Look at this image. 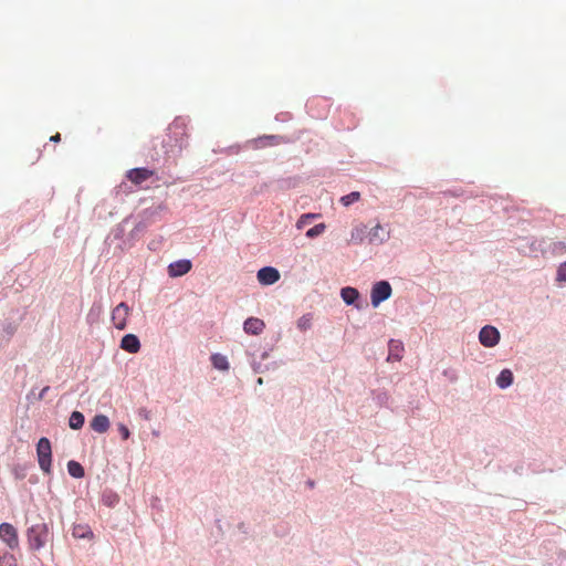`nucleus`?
<instances>
[{
    "mask_svg": "<svg viewBox=\"0 0 566 566\" xmlns=\"http://www.w3.org/2000/svg\"><path fill=\"white\" fill-rule=\"evenodd\" d=\"M50 528L44 522L30 526L27 531V539L30 549L39 551L43 548L49 539Z\"/></svg>",
    "mask_w": 566,
    "mask_h": 566,
    "instance_id": "obj_1",
    "label": "nucleus"
},
{
    "mask_svg": "<svg viewBox=\"0 0 566 566\" xmlns=\"http://www.w3.org/2000/svg\"><path fill=\"white\" fill-rule=\"evenodd\" d=\"M36 457L40 469L46 473L51 474V465H52V447L51 442L48 438H41L36 444Z\"/></svg>",
    "mask_w": 566,
    "mask_h": 566,
    "instance_id": "obj_2",
    "label": "nucleus"
},
{
    "mask_svg": "<svg viewBox=\"0 0 566 566\" xmlns=\"http://www.w3.org/2000/svg\"><path fill=\"white\" fill-rule=\"evenodd\" d=\"M391 295V286L387 281L377 282L371 289V304L377 307L381 302L389 298Z\"/></svg>",
    "mask_w": 566,
    "mask_h": 566,
    "instance_id": "obj_3",
    "label": "nucleus"
},
{
    "mask_svg": "<svg viewBox=\"0 0 566 566\" xmlns=\"http://www.w3.org/2000/svg\"><path fill=\"white\" fill-rule=\"evenodd\" d=\"M0 539L11 549L19 547V535L17 528L10 523L0 524Z\"/></svg>",
    "mask_w": 566,
    "mask_h": 566,
    "instance_id": "obj_4",
    "label": "nucleus"
},
{
    "mask_svg": "<svg viewBox=\"0 0 566 566\" xmlns=\"http://www.w3.org/2000/svg\"><path fill=\"white\" fill-rule=\"evenodd\" d=\"M129 315V307L126 303H119L112 312V322L117 329L126 327L127 317Z\"/></svg>",
    "mask_w": 566,
    "mask_h": 566,
    "instance_id": "obj_5",
    "label": "nucleus"
},
{
    "mask_svg": "<svg viewBox=\"0 0 566 566\" xmlns=\"http://www.w3.org/2000/svg\"><path fill=\"white\" fill-rule=\"evenodd\" d=\"M479 339L483 346L493 347L500 340V333L495 327L486 325L480 331Z\"/></svg>",
    "mask_w": 566,
    "mask_h": 566,
    "instance_id": "obj_6",
    "label": "nucleus"
},
{
    "mask_svg": "<svg viewBox=\"0 0 566 566\" xmlns=\"http://www.w3.org/2000/svg\"><path fill=\"white\" fill-rule=\"evenodd\" d=\"M258 280L263 285H272L280 280V272L272 266H264L258 271Z\"/></svg>",
    "mask_w": 566,
    "mask_h": 566,
    "instance_id": "obj_7",
    "label": "nucleus"
},
{
    "mask_svg": "<svg viewBox=\"0 0 566 566\" xmlns=\"http://www.w3.org/2000/svg\"><path fill=\"white\" fill-rule=\"evenodd\" d=\"M154 175V170L148 168H134L127 171L126 177L134 185H142Z\"/></svg>",
    "mask_w": 566,
    "mask_h": 566,
    "instance_id": "obj_8",
    "label": "nucleus"
},
{
    "mask_svg": "<svg viewBox=\"0 0 566 566\" xmlns=\"http://www.w3.org/2000/svg\"><path fill=\"white\" fill-rule=\"evenodd\" d=\"M192 268L189 260H178L172 262L168 266V274L171 277H178L187 274Z\"/></svg>",
    "mask_w": 566,
    "mask_h": 566,
    "instance_id": "obj_9",
    "label": "nucleus"
},
{
    "mask_svg": "<svg viewBox=\"0 0 566 566\" xmlns=\"http://www.w3.org/2000/svg\"><path fill=\"white\" fill-rule=\"evenodd\" d=\"M265 323L259 317H249L243 323V329L249 335L258 336L263 333Z\"/></svg>",
    "mask_w": 566,
    "mask_h": 566,
    "instance_id": "obj_10",
    "label": "nucleus"
},
{
    "mask_svg": "<svg viewBox=\"0 0 566 566\" xmlns=\"http://www.w3.org/2000/svg\"><path fill=\"white\" fill-rule=\"evenodd\" d=\"M120 348L130 354H136L140 349V342L136 335L127 334L120 340Z\"/></svg>",
    "mask_w": 566,
    "mask_h": 566,
    "instance_id": "obj_11",
    "label": "nucleus"
},
{
    "mask_svg": "<svg viewBox=\"0 0 566 566\" xmlns=\"http://www.w3.org/2000/svg\"><path fill=\"white\" fill-rule=\"evenodd\" d=\"M90 426L95 432L105 433L109 429V420L105 415H96Z\"/></svg>",
    "mask_w": 566,
    "mask_h": 566,
    "instance_id": "obj_12",
    "label": "nucleus"
},
{
    "mask_svg": "<svg viewBox=\"0 0 566 566\" xmlns=\"http://www.w3.org/2000/svg\"><path fill=\"white\" fill-rule=\"evenodd\" d=\"M370 243H382L389 238V232L385 231L381 224L375 226L368 233Z\"/></svg>",
    "mask_w": 566,
    "mask_h": 566,
    "instance_id": "obj_13",
    "label": "nucleus"
},
{
    "mask_svg": "<svg viewBox=\"0 0 566 566\" xmlns=\"http://www.w3.org/2000/svg\"><path fill=\"white\" fill-rule=\"evenodd\" d=\"M402 352L403 346L399 340H390L388 360H400Z\"/></svg>",
    "mask_w": 566,
    "mask_h": 566,
    "instance_id": "obj_14",
    "label": "nucleus"
},
{
    "mask_svg": "<svg viewBox=\"0 0 566 566\" xmlns=\"http://www.w3.org/2000/svg\"><path fill=\"white\" fill-rule=\"evenodd\" d=\"M513 382V374L510 369H503L496 378L500 388H507Z\"/></svg>",
    "mask_w": 566,
    "mask_h": 566,
    "instance_id": "obj_15",
    "label": "nucleus"
},
{
    "mask_svg": "<svg viewBox=\"0 0 566 566\" xmlns=\"http://www.w3.org/2000/svg\"><path fill=\"white\" fill-rule=\"evenodd\" d=\"M365 237H366V226H364V224L357 226L352 230L350 242L355 243V244H360V243H363Z\"/></svg>",
    "mask_w": 566,
    "mask_h": 566,
    "instance_id": "obj_16",
    "label": "nucleus"
},
{
    "mask_svg": "<svg viewBox=\"0 0 566 566\" xmlns=\"http://www.w3.org/2000/svg\"><path fill=\"white\" fill-rule=\"evenodd\" d=\"M340 295H342L343 301L346 304L350 305L358 298L359 293L356 289L348 286V287L342 289Z\"/></svg>",
    "mask_w": 566,
    "mask_h": 566,
    "instance_id": "obj_17",
    "label": "nucleus"
},
{
    "mask_svg": "<svg viewBox=\"0 0 566 566\" xmlns=\"http://www.w3.org/2000/svg\"><path fill=\"white\" fill-rule=\"evenodd\" d=\"M84 420L85 419H84V416L82 412L73 411L69 419V426H70V428H72L74 430H78L83 427Z\"/></svg>",
    "mask_w": 566,
    "mask_h": 566,
    "instance_id": "obj_18",
    "label": "nucleus"
},
{
    "mask_svg": "<svg viewBox=\"0 0 566 566\" xmlns=\"http://www.w3.org/2000/svg\"><path fill=\"white\" fill-rule=\"evenodd\" d=\"M67 471H69V474L73 478L81 479L84 476V468L82 467L81 463H78L76 461H73V460L69 461Z\"/></svg>",
    "mask_w": 566,
    "mask_h": 566,
    "instance_id": "obj_19",
    "label": "nucleus"
},
{
    "mask_svg": "<svg viewBox=\"0 0 566 566\" xmlns=\"http://www.w3.org/2000/svg\"><path fill=\"white\" fill-rule=\"evenodd\" d=\"M211 363L214 368L219 370H228L229 369V361L226 356L221 354H213L211 356Z\"/></svg>",
    "mask_w": 566,
    "mask_h": 566,
    "instance_id": "obj_20",
    "label": "nucleus"
},
{
    "mask_svg": "<svg viewBox=\"0 0 566 566\" xmlns=\"http://www.w3.org/2000/svg\"><path fill=\"white\" fill-rule=\"evenodd\" d=\"M72 535L76 538H92L93 533L86 525H75L72 531Z\"/></svg>",
    "mask_w": 566,
    "mask_h": 566,
    "instance_id": "obj_21",
    "label": "nucleus"
},
{
    "mask_svg": "<svg viewBox=\"0 0 566 566\" xmlns=\"http://www.w3.org/2000/svg\"><path fill=\"white\" fill-rule=\"evenodd\" d=\"M359 199H360V192L353 191V192H350V193H348L346 196H343L340 198V202H342L343 206L348 207L352 203L358 201Z\"/></svg>",
    "mask_w": 566,
    "mask_h": 566,
    "instance_id": "obj_22",
    "label": "nucleus"
},
{
    "mask_svg": "<svg viewBox=\"0 0 566 566\" xmlns=\"http://www.w3.org/2000/svg\"><path fill=\"white\" fill-rule=\"evenodd\" d=\"M324 230H325V224L324 223H318V224H316L313 228L307 230L306 237L307 238L318 237V235H321L324 232Z\"/></svg>",
    "mask_w": 566,
    "mask_h": 566,
    "instance_id": "obj_23",
    "label": "nucleus"
},
{
    "mask_svg": "<svg viewBox=\"0 0 566 566\" xmlns=\"http://www.w3.org/2000/svg\"><path fill=\"white\" fill-rule=\"evenodd\" d=\"M552 251L555 255H562L566 252V244L564 242H555L552 245Z\"/></svg>",
    "mask_w": 566,
    "mask_h": 566,
    "instance_id": "obj_24",
    "label": "nucleus"
},
{
    "mask_svg": "<svg viewBox=\"0 0 566 566\" xmlns=\"http://www.w3.org/2000/svg\"><path fill=\"white\" fill-rule=\"evenodd\" d=\"M557 281L566 282V262L562 263L557 269Z\"/></svg>",
    "mask_w": 566,
    "mask_h": 566,
    "instance_id": "obj_25",
    "label": "nucleus"
},
{
    "mask_svg": "<svg viewBox=\"0 0 566 566\" xmlns=\"http://www.w3.org/2000/svg\"><path fill=\"white\" fill-rule=\"evenodd\" d=\"M297 326L300 329L305 331L306 328H308L311 326V318L305 317V316L301 317L298 319Z\"/></svg>",
    "mask_w": 566,
    "mask_h": 566,
    "instance_id": "obj_26",
    "label": "nucleus"
},
{
    "mask_svg": "<svg viewBox=\"0 0 566 566\" xmlns=\"http://www.w3.org/2000/svg\"><path fill=\"white\" fill-rule=\"evenodd\" d=\"M281 137L279 136H264L262 138L259 139V142H264V140H270L269 145H277L281 143Z\"/></svg>",
    "mask_w": 566,
    "mask_h": 566,
    "instance_id": "obj_27",
    "label": "nucleus"
},
{
    "mask_svg": "<svg viewBox=\"0 0 566 566\" xmlns=\"http://www.w3.org/2000/svg\"><path fill=\"white\" fill-rule=\"evenodd\" d=\"M118 431H119L123 440H127L130 436L129 429L123 423L118 424Z\"/></svg>",
    "mask_w": 566,
    "mask_h": 566,
    "instance_id": "obj_28",
    "label": "nucleus"
},
{
    "mask_svg": "<svg viewBox=\"0 0 566 566\" xmlns=\"http://www.w3.org/2000/svg\"><path fill=\"white\" fill-rule=\"evenodd\" d=\"M314 217H315L314 214H303V216L300 218V220L297 221L296 227H297L298 229H302V228H303V226H304L305 223H307V220H308V219H311V218H314Z\"/></svg>",
    "mask_w": 566,
    "mask_h": 566,
    "instance_id": "obj_29",
    "label": "nucleus"
},
{
    "mask_svg": "<svg viewBox=\"0 0 566 566\" xmlns=\"http://www.w3.org/2000/svg\"><path fill=\"white\" fill-rule=\"evenodd\" d=\"M52 142H60L61 140V135L59 133H56L55 135H53L51 138H50Z\"/></svg>",
    "mask_w": 566,
    "mask_h": 566,
    "instance_id": "obj_30",
    "label": "nucleus"
},
{
    "mask_svg": "<svg viewBox=\"0 0 566 566\" xmlns=\"http://www.w3.org/2000/svg\"><path fill=\"white\" fill-rule=\"evenodd\" d=\"M49 390V387H44L41 392H40V399H42L44 397V395H46V391Z\"/></svg>",
    "mask_w": 566,
    "mask_h": 566,
    "instance_id": "obj_31",
    "label": "nucleus"
},
{
    "mask_svg": "<svg viewBox=\"0 0 566 566\" xmlns=\"http://www.w3.org/2000/svg\"><path fill=\"white\" fill-rule=\"evenodd\" d=\"M14 327H10V329H8V334L12 335L14 333Z\"/></svg>",
    "mask_w": 566,
    "mask_h": 566,
    "instance_id": "obj_32",
    "label": "nucleus"
},
{
    "mask_svg": "<svg viewBox=\"0 0 566 566\" xmlns=\"http://www.w3.org/2000/svg\"><path fill=\"white\" fill-rule=\"evenodd\" d=\"M10 560H12V564H10V566H15V563H14V559H13V556H10L9 557Z\"/></svg>",
    "mask_w": 566,
    "mask_h": 566,
    "instance_id": "obj_33",
    "label": "nucleus"
}]
</instances>
